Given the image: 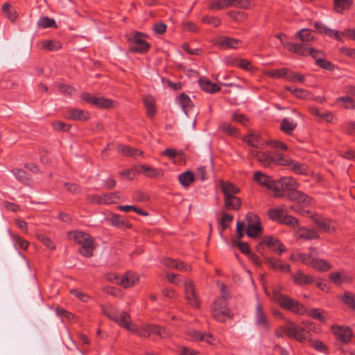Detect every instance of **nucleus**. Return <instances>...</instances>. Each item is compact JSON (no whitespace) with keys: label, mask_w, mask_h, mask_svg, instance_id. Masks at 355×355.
Wrapping results in <instances>:
<instances>
[{"label":"nucleus","mask_w":355,"mask_h":355,"mask_svg":"<svg viewBox=\"0 0 355 355\" xmlns=\"http://www.w3.org/2000/svg\"><path fill=\"white\" fill-rule=\"evenodd\" d=\"M103 313L121 327L130 332H137L138 327L132 322L130 315L124 311L117 309L112 306L103 309Z\"/></svg>","instance_id":"obj_1"},{"label":"nucleus","mask_w":355,"mask_h":355,"mask_svg":"<svg viewBox=\"0 0 355 355\" xmlns=\"http://www.w3.org/2000/svg\"><path fill=\"white\" fill-rule=\"evenodd\" d=\"M68 237L81 245L82 248L80 250L81 254L87 257L92 256L96 244L94 238L89 234L82 232H69Z\"/></svg>","instance_id":"obj_2"},{"label":"nucleus","mask_w":355,"mask_h":355,"mask_svg":"<svg viewBox=\"0 0 355 355\" xmlns=\"http://www.w3.org/2000/svg\"><path fill=\"white\" fill-rule=\"evenodd\" d=\"M285 334L289 338H295L300 342H304L311 336V333L304 328L298 327L296 324L289 322L285 327L275 331V334L278 338L283 337Z\"/></svg>","instance_id":"obj_3"},{"label":"nucleus","mask_w":355,"mask_h":355,"mask_svg":"<svg viewBox=\"0 0 355 355\" xmlns=\"http://www.w3.org/2000/svg\"><path fill=\"white\" fill-rule=\"evenodd\" d=\"M272 298L282 308L291 311L294 313L302 315L305 312V308L303 304L286 295H283L278 291H274Z\"/></svg>","instance_id":"obj_4"},{"label":"nucleus","mask_w":355,"mask_h":355,"mask_svg":"<svg viewBox=\"0 0 355 355\" xmlns=\"http://www.w3.org/2000/svg\"><path fill=\"white\" fill-rule=\"evenodd\" d=\"M300 185L296 179L292 177H283L275 180L274 196L276 198L284 197L286 195L285 191L290 193L295 189H298Z\"/></svg>","instance_id":"obj_5"},{"label":"nucleus","mask_w":355,"mask_h":355,"mask_svg":"<svg viewBox=\"0 0 355 355\" xmlns=\"http://www.w3.org/2000/svg\"><path fill=\"white\" fill-rule=\"evenodd\" d=\"M230 311L226 308V302L224 298H217L211 307V315L218 322H225L227 317L232 318L230 315Z\"/></svg>","instance_id":"obj_6"},{"label":"nucleus","mask_w":355,"mask_h":355,"mask_svg":"<svg viewBox=\"0 0 355 355\" xmlns=\"http://www.w3.org/2000/svg\"><path fill=\"white\" fill-rule=\"evenodd\" d=\"M128 40L130 42V50L132 51L144 53L149 48L148 43L145 40V35L140 33H133L128 36Z\"/></svg>","instance_id":"obj_7"},{"label":"nucleus","mask_w":355,"mask_h":355,"mask_svg":"<svg viewBox=\"0 0 355 355\" xmlns=\"http://www.w3.org/2000/svg\"><path fill=\"white\" fill-rule=\"evenodd\" d=\"M184 296L189 305L193 309H198L200 308V299L192 280H186L184 282Z\"/></svg>","instance_id":"obj_8"},{"label":"nucleus","mask_w":355,"mask_h":355,"mask_svg":"<svg viewBox=\"0 0 355 355\" xmlns=\"http://www.w3.org/2000/svg\"><path fill=\"white\" fill-rule=\"evenodd\" d=\"M259 245H265L270 248L273 252L281 255L282 253L286 252V247L281 243V241L275 236H265L261 239Z\"/></svg>","instance_id":"obj_9"},{"label":"nucleus","mask_w":355,"mask_h":355,"mask_svg":"<svg viewBox=\"0 0 355 355\" xmlns=\"http://www.w3.org/2000/svg\"><path fill=\"white\" fill-rule=\"evenodd\" d=\"M331 330L338 340L343 343H349L351 341L352 330L349 327L335 325L332 326Z\"/></svg>","instance_id":"obj_10"},{"label":"nucleus","mask_w":355,"mask_h":355,"mask_svg":"<svg viewBox=\"0 0 355 355\" xmlns=\"http://www.w3.org/2000/svg\"><path fill=\"white\" fill-rule=\"evenodd\" d=\"M83 99L87 103H92L102 108L113 107L115 105V103L110 99L105 98L102 96H92L87 93L83 94Z\"/></svg>","instance_id":"obj_11"},{"label":"nucleus","mask_w":355,"mask_h":355,"mask_svg":"<svg viewBox=\"0 0 355 355\" xmlns=\"http://www.w3.org/2000/svg\"><path fill=\"white\" fill-rule=\"evenodd\" d=\"M329 279L333 284L340 286L343 283H351L353 277L348 275L344 270H340L329 273Z\"/></svg>","instance_id":"obj_12"},{"label":"nucleus","mask_w":355,"mask_h":355,"mask_svg":"<svg viewBox=\"0 0 355 355\" xmlns=\"http://www.w3.org/2000/svg\"><path fill=\"white\" fill-rule=\"evenodd\" d=\"M256 324L266 331L270 329V324L266 313L261 304H257L255 308Z\"/></svg>","instance_id":"obj_13"},{"label":"nucleus","mask_w":355,"mask_h":355,"mask_svg":"<svg viewBox=\"0 0 355 355\" xmlns=\"http://www.w3.org/2000/svg\"><path fill=\"white\" fill-rule=\"evenodd\" d=\"M286 198L293 202H297L302 203L304 206L310 205L311 198L304 192L299 191L297 189H295L290 193H287L285 196Z\"/></svg>","instance_id":"obj_14"},{"label":"nucleus","mask_w":355,"mask_h":355,"mask_svg":"<svg viewBox=\"0 0 355 355\" xmlns=\"http://www.w3.org/2000/svg\"><path fill=\"white\" fill-rule=\"evenodd\" d=\"M266 264L274 270L281 272H290L291 270V266L289 264L284 263L282 260L275 257L266 258Z\"/></svg>","instance_id":"obj_15"},{"label":"nucleus","mask_w":355,"mask_h":355,"mask_svg":"<svg viewBox=\"0 0 355 355\" xmlns=\"http://www.w3.org/2000/svg\"><path fill=\"white\" fill-rule=\"evenodd\" d=\"M139 281L138 276L132 272H128L124 275L119 277L116 284L124 288H128L134 286Z\"/></svg>","instance_id":"obj_16"},{"label":"nucleus","mask_w":355,"mask_h":355,"mask_svg":"<svg viewBox=\"0 0 355 355\" xmlns=\"http://www.w3.org/2000/svg\"><path fill=\"white\" fill-rule=\"evenodd\" d=\"M284 46L288 50L293 53H297L302 56H307L309 55V50L311 48L307 47L305 43H293L287 42Z\"/></svg>","instance_id":"obj_17"},{"label":"nucleus","mask_w":355,"mask_h":355,"mask_svg":"<svg viewBox=\"0 0 355 355\" xmlns=\"http://www.w3.org/2000/svg\"><path fill=\"white\" fill-rule=\"evenodd\" d=\"M284 46L288 50L293 53H297L302 56H307L309 55V50L311 48L307 47L305 43H293L287 42Z\"/></svg>","instance_id":"obj_18"},{"label":"nucleus","mask_w":355,"mask_h":355,"mask_svg":"<svg viewBox=\"0 0 355 355\" xmlns=\"http://www.w3.org/2000/svg\"><path fill=\"white\" fill-rule=\"evenodd\" d=\"M136 173H144L146 175L152 176L154 172H153V169L151 168H148L146 166H141L132 168V169H128V170L121 171V175L125 176L126 178H128L130 180H132L135 178Z\"/></svg>","instance_id":"obj_19"},{"label":"nucleus","mask_w":355,"mask_h":355,"mask_svg":"<svg viewBox=\"0 0 355 355\" xmlns=\"http://www.w3.org/2000/svg\"><path fill=\"white\" fill-rule=\"evenodd\" d=\"M254 180L261 185L275 191V180H272L269 176L264 173L260 171L255 172Z\"/></svg>","instance_id":"obj_20"},{"label":"nucleus","mask_w":355,"mask_h":355,"mask_svg":"<svg viewBox=\"0 0 355 355\" xmlns=\"http://www.w3.org/2000/svg\"><path fill=\"white\" fill-rule=\"evenodd\" d=\"M292 279L294 284L304 286L311 284L314 282L312 276L304 273L302 270H297L292 275Z\"/></svg>","instance_id":"obj_21"},{"label":"nucleus","mask_w":355,"mask_h":355,"mask_svg":"<svg viewBox=\"0 0 355 355\" xmlns=\"http://www.w3.org/2000/svg\"><path fill=\"white\" fill-rule=\"evenodd\" d=\"M295 235L297 239L304 240L318 239L320 237V235L317 233L316 231L314 230L308 229L306 227L300 228L297 231Z\"/></svg>","instance_id":"obj_22"},{"label":"nucleus","mask_w":355,"mask_h":355,"mask_svg":"<svg viewBox=\"0 0 355 355\" xmlns=\"http://www.w3.org/2000/svg\"><path fill=\"white\" fill-rule=\"evenodd\" d=\"M200 88L206 92L214 94L220 90V87L205 78H200L198 80Z\"/></svg>","instance_id":"obj_23"},{"label":"nucleus","mask_w":355,"mask_h":355,"mask_svg":"<svg viewBox=\"0 0 355 355\" xmlns=\"http://www.w3.org/2000/svg\"><path fill=\"white\" fill-rule=\"evenodd\" d=\"M311 267L318 272H327L330 270L333 266L324 259L314 258L311 263Z\"/></svg>","instance_id":"obj_24"},{"label":"nucleus","mask_w":355,"mask_h":355,"mask_svg":"<svg viewBox=\"0 0 355 355\" xmlns=\"http://www.w3.org/2000/svg\"><path fill=\"white\" fill-rule=\"evenodd\" d=\"M224 207L226 210H239L241 207V200L236 196L224 198Z\"/></svg>","instance_id":"obj_25"},{"label":"nucleus","mask_w":355,"mask_h":355,"mask_svg":"<svg viewBox=\"0 0 355 355\" xmlns=\"http://www.w3.org/2000/svg\"><path fill=\"white\" fill-rule=\"evenodd\" d=\"M89 116V113L79 109H69L66 114L67 118L78 121H86Z\"/></svg>","instance_id":"obj_26"},{"label":"nucleus","mask_w":355,"mask_h":355,"mask_svg":"<svg viewBox=\"0 0 355 355\" xmlns=\"http://www.w3.org/2000/svg\"><path fill=\"white\" fill-rule=\"evenodd\" d=\"M289 69L280 68L277 69H270L264 71V74L268 77L273 78H287Z\"/></svg>","instance_id":"obj_27"},{"label":"nucleus","mask_w":355,"mask_h":355,"mask_svg":"<svg viewBox=\"0 0 355 355\" xmlns=\"http://www.w3.org/2000/svg\"><path fill=\"white\" fill-rule=\"evenodd\" d=\"M221 190L224 194V198H227V196H234L240 191L237 187L230 182H222Z\"/></svg>","instance_id":"obj_28"},{"label":"nucleus","mask_w":355,"mask_h":355,"mask_svg":"<svg viewBox=\"0 0 355 355\" xmlns=\"http://www.w3.org/2000/svg\"><path fill=\"white\" fill-rule=\"evenodd\" d=\"M120 198V193L119 192L105 194L103 197L96 196L94 197V201L98 203H114L116 200Z\"/></svg>","instance_id":"obj_29"},{"label":"nucleus","mask_w":355,"mask_h":355,"mask_svg":"<svg viewBox=\"0 0 355 355\" xmlns=\"http://www.w3.org/2000/svg\"><path fill=\"white\" fill-rule=\"evenodd\" d=\"M177 101L180 105L186 114H187V111L193 107V104L191 98L185 93H182L178 97Z\"/></svg>","instance_id":"obj_30"},{"label":"nucleus","mask_w":355,"mask_h":355,"mask_svg":"<svg viewBox=\"0 0 355 355\" xmlns=\"http://www.w3.org/2000/svg\"><path fill=\"white\" fill-rule=\"evenodd\" d=\"M295 37L299 39L302 42H309L315 40L313 35V31L308 28L300 30L295 35Z\"/></svg>","instance_id":"obj_31"},{"label":"nucleus","mask_w":355,"mask_h":355,"mask_svg":"<svg viewBox=\"0 0 355 355\" xmlns=\"http://www.w3.org/2000/svg\"><path fill=\"white\" fill-rule=\"evenodd\" d=\"M195 180V174L191 171H185L178 175V180L181 185L188 187Z\"/></svg>","instance_id":"obj_32"},{"label":"nucleus","mask_w":355,"mask_h":355,"mask_svg":"<svg viewBox=\"0 0 355 355\" xmlns=\"http://www.w3.org/2000/svg\"><path fill=\"white\" fill-rule=\"evenodd\" d=\"M273 164L283 166H290L293 164V159L279 153H273Z\"/></svg>","instance_id":"obj_33"},{"label":"nucleus","mask_w":355,"mask_h":355,"mask_svg":"<svg viewBox=\"0 0 355 355\" xmlns=\"http://www.w3.org/2000/svg\"><path fill=\"white\" fill-rule=\"evenodd\" d=\"M218 43L223 47L236 49L241 44V42L237 39L223 37L220 39Z\"/></svg>","instance_id":"obj_34"},{"label":"nucleus","mask_w":355,"mask_h":355,"mask_svg":"<svg viewBox=\"0 0 355 355\" xmlns=\"http://www.w3.org/2000/svg\"><path fill=\"white\" fill-rule=\"evenodd\" d=\"M257 161L264 167H269L273 164V153L269 154L266 152H263L257 154Z\"/></svg>","instance_id":"obj_35"},{"label":"nucleus","mask_w":355,"mask_h":355,"mask_svg":"<svg viewBox=\"0 0 355 355\" xmlns=\"http://www.w3.org/2000/svg\"><path fill=\"white\" fill-rule=\"evenodd\" d=\"M352 3V0H334V9L337 12L341 13L345 10L349 9Z\"/></svg>","instance_id":"obj_36"},{"label":"nucleus","mask_w":355,"mask_h":355,"mask_svg":"<svg viewBox=\"0 0 355 355\" xmlns=\"http://www.w3.org/2000/svg\"><path fill=\"white\" fill-rule=\"evenodd\" d=\"M296 127V123L293 121H291L288 118H284L282 121L280 129L286 135H291Z\"/></svg>","instance_id":"obj_37"},{"label":"nucleus","mask_w":355,"mask_h":355,"mask_svg":"<svg viewBox=\"0 0 355 355\" xmlns=\"http://www.w3.org/2000/svg\"><path fill=\"white\" fill-rule=\"evenodd\" d=\"M243 140L246 142L248 145L250 146H252L254 148H261L260 143H261V137L258 134L252 133L247 136H245L243 139Z\"/></svg>","instance_id":"obj_38"},{"label":"nucleus","mask_w":355,"mask_h":355,"mask_svg":"<svg viewBox=\"0 0 355 355\" xmlns=\"http://www.w3.org/2000/svg\"><path fill=\"white\" fill-rule=\"evenodd\" d=\"M291 170L293 173L298 175H307L309 168L305 164L295 162L293 160V164L290 165Z\"/></svg>","instance_id":"obj_39"},{"label":"nucleus","mask_w":355,"mask_h":355,"mask_svg":"<svg viewBox=\"0 0 355 355\" xmlns=\"http://www.w3.org/2000/svg\"><path fill=\"white\" fill-rule=\"evenodd\" d=\"M154 98L152 96H148L144 98V103L146 107V113L150 118L155 116Z\"/></svg>","instance_id":"obj_40"},{"label":"nucleus","mask_w":355,"mask_h":355,"mask_svg":"<svg viewBox=\"0 0 355 355\" xmlns=\"http://www.w3.org/2000/svg\"><path fill=\"white\" fill-rule=\"evenodd\" d=\"M280 224L286 225L292 228L299 227L300 222L297 218L291 215H283L280 219Z\"/></svg>","instance_id":"obj_41"},{"label":"nucleus","mask_w":355,"mask_h":355,"mask_svg":"<svg viewBox=\"0 0 355 355\" xmlns=\"http://www.w3.org/2000/svg\"><path fill=\"white\" fill-rule=\"evenodd\" d=\"M2 12L4 15L12 21H14L17 17V12L8 3H6L3 5Z\"/></svg>","instance_id":"obj_42"},{"label":"nucleus","mask_w":355,"mask_h":355,"mask_svg":"<svg viewBox=\"0 0 355 355\" xmlns=\"http://www.w3.org/2000/svg\"><path fill=\"white\" fill-rule=\"evenodd\" d=\"M342 302L350 308L352 310L355 311V295L349 293L345 292L343 296L341 298Z\"/></svg>","instance_id":"obj_43"},{"label":"nucleus","mask_w":355,"mask_h":355,"mask_svg":"<svg viewBox=\"0 0 355 355\" xmlns=\"http://www.w3.org/2000/svg\"><path fill=\"white\" fill-rule=\"evenodd\" d=\"M232 1L230 0H213L209 6V8L212 10H220L231 6Z\"/></svg>","instance_id":"obj_44"},{"label":"nucleus","mask_w":355,"mask_h":355,"mask_svg":"<svg viewBox=\"0 0 355 355\" xmlns=\"http://www.w3.org/2000/svg\"><path fill=\"white\" fill-rule=\"evenodd\" d=\"M119 152L125 155L133 157H137L138 155L141 154V152L139 150L132 149L131 148L123 145H120L119 146Z\"/></svg>","instance_id":"obj_45"},{"label":"nucleus","mask_w":355,"mask_h":355,"mask_svg":"<svg viewBox=\"0 0 355 355\" xmlns=\"http://www.w3.org/2000/svg\"><path fill=\"white\" fill-rule=\"evenodd\" d=\"M233 216L227 214L225 211L221 212V218L219 224L221 226L222 231L229 227V223L233 220Z\"/></svg>","instance_id":"obj_46"},{"label":"nucleus","mask_w":355,"mask_h":355,"mask_svg":"<svg viewBox=\"0 0 355 355\" xmlns=\"http://www.w3.org/2000/svg\"><path fill=\"white\" fill-rule=\"evenodd\" d=\"M219 129L225 134L230 136H237L239 135L238 130L227 123H223L219 127Z\"/></svg>","instance_id":"obj_47"},{"label":"nucleus","mask_w":355,"mask_h":355,"mask_svg":"<svg viewBox=\"0 0 355 355\" xmlns=\"http://www.w3.org/2000/svg\"><path fill=\"white\" fill-rule=\"evenodd\" d=\"M247 234L250 238H257L261 235L262 232V227L261 223L256 225H250L247 227Z\"/></svg>","instance_id":"obj_48"},{"label":"nucleus","mask_w":355,"mask_h":355,"mask_svg":"<svg viewBox=\"0 0 355 355\" xmlns=\"http://www.w3.org/2000/svg\"><path fill=\"white\" fill-rule=\"evenodd\" d=\"M343 103V107L346 110H355V100L349 96H341L337 99Z\"/></svg>","instance_id":"obj_49"},{"label":"nucleus","mask_w":355,"mask_h":355,"mask_svg":"<svg viewBox=\"0 0 355 355\" xmlns=\"http://www.w3.org/2000/svg\"><path fill=\"white\" fill-rule=\"evenodd\" d=\"M284 214L283 209H270L268 211L267 215L268 218L273 220L277 221L280 223V219L282 218Z\"/></svg>","instance_id":"obj_50"},{"label":"nucleus","mask_w":355,"mask_h":355,"mask_svg":"<svg viewBox=\"0 0 355 355\" xmlns=\"http://www.w3.org/2000/svg\"><path fill=\"white\" fill-rule=\"evenodd\" d=\"M111 222L113 225H116L120 227H122V228H129L131 227L130 223L123 220L118 215H113L111 218Z\"/></svg>","instance_id":"obj_51"},{"label":"nucleus","mask_w":355,"mask_h":355,"mask_svg":"<svg viewBox=\"0 0 355 355\" xmlns=\"http://www.w3.org/2000/svg\"><path fill=\"white\" fill-rule=\"evenodd\" d=\"M61 47L59 42L55 40H46L42 42V48L49 51H57Z\"/></svg>","instance_id":"obj_52"},{"label":"nucleus","mask_w":355,"mask_h":355,"mask_svg":"<svg viewBox=\"0 0 355 355\" xmlns=\"http://www.w3.org/2000/svg\"><path fill=\"white\" fill-rule=\"evenodd\" d=\"M37 26L41 28H49L55 26V21L47 17H43L37 21Z\"/></svg>","instance_id":"obj_53"},{"label":"nucleus","mask_w":355,"mask_h":355,"mask_svg":"<svg viewBox=\"0 0 355 355\" xmlns=\"http://www.w3.org/2000/svg\"><path fill=\"white\" fill-rule=\"evenodd\" d=\"M286 80L291 82L303 83L305 80V78L303 74L293 72L289 69Z\"/></svg>","instance_id":"obj_54"},{"label":"nucleus","mask_w":355,"mask_h":355,"mask_svg":"<svg viewBox=\"0 0 355 355\" xmlns=\"http://www.w3.org/2000/svg\"><path fill=\"white\" fill-rule=\"evenodd\" d=\"M245 219L247 221L248 227H250V225H256L261 223L259 216L252 212H249L246 214Z\"/></svg>","instance_id":"obj_55"},{"label":"nucleus","mask_w":355,"mask_h":355,"mask_svg":"<svg viewBox=\"0 0 355 355\" xmlns=\"http://www.w3.org/2000/svg\"><path fill=\"white\" fill-rule=\"evenodd\" d=\"M320 227L327 232H333L335 231V227L332 225V221L327 218H323L321 223H320Z\"/></svg>","instance_id":"obj_56"},{"label":"nucleus","mask_w":355,"mask_h":355,"mask_svg":"<svg viewBox=\"0 0 355 355\" xmlns=\"http://www.w3.org/2000/svg\"><path fill=\"white\" fill-rule=\"evenodd\" d=\"M297 259L302 263L311 267V263L314 258H311V254L309 253L302 252L297 254Z\"/></svg>","instance_id":"obj_57"},{"label":"nucleus","mask_w":355,"mask_h":355,"mask_svg":"<svg viewBox=\"0 0 355 355\" xmlns=\"http://www.w3.org/2000/svg\"><path fill=\"white\" fill-rule=\"evenodd\" d=\"M174 269L181 272H190L192 270V266L182 261L177 260Z\"/></svg>","instance_id":"obj_58"},{"label":"nucleus","mask_w":355,"mask_h":355,"mask_svg":"<svg viewBox=\"0 0 355 355\" xmlns=\"http://www.w3.org/2000/svg\"><path fill=\"white\" fill-rule=\"evenodd\" d=\"M189 335L193 338V340L196 341L202 340L205 339V336L212 338V335L211 334H202V332L198 331H191L189 333Z\"/></svg>","instance_id":"obj_59"},{"label":"nucleus","mask_w":355,"mask_h":355,"mask_svg":"<svg viewBox=\"0 0 355 355\" xmlns=\"http://www.w3.org/2000/svg\"><path fill=\"white\" fill-rule=\"evenodd\" d=\"M309 315L313 319L318 320L321 322L325 321V318L322 315V312L319 309H311Z\"/></svg>","instance_id":"obj_60"},{"label":"nucleus","mask_w":355,"mask_h":355,"mask_svg":"<svg viewBox=\"0 0 355 355\" xmlns=\"http://www.w3.org/2000/svg\"><path fill=\"white\" fill-rule=\"evenodd\" d=\"M236 63L239 68L245 69L246 71H250L253 68L251 62L247 60L239 59L236 60Z\"/></svg>","instance_id":"obj_61"},{"label":"nucleus","mask_w":355,"mask_h":355,"mask_svg":"<svg viewBox=\"0 0 355 355\" xmlns=\"http://www.w3.org/2000/svg\"><path fill=\"white\" fill-rule=\"evenodd\" d=\"M316 65L328 71H332L334 69V64L331 62L324 58L319 59L316 63Z\"/></svg>","instance_id":"obj_62"},{"label":"nucleus","mask_w":355,"mask_h":355,"mask_svg":"<svg viewBox=\"0 0 355 355\" xmlns=\"http://www.w3.org/2000/svg\"><path fill=\"white\" fill-rule=\"evenodd\" d=\"M37 239L49 249L54 250L55 248V245L49 237H46L43 234H38Z\"/></svg>","instance_id":"obj_63"},{"label":"nucleus","mask_w":355,"mask_h":355,"mask_svg":"<svg viewBox=\"0 0 355 355\" xmlns=\"http://www.w3.org/2000/svg\"><path fill=\"white\" fill-rule=\"evenodd\" d=\"M202 20L204 23L212 24L214 27H218L221 24L220 19L215 17L205 16Z\"/></svg>","instance_id":"obj_64"}]
</instances>
